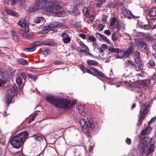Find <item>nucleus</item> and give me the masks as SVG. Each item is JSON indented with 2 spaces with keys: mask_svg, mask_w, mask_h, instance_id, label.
<instances>
[{
  "mask_svg": "<svg viewBox=\"0 0 156 156\" xmlns=\"http://www.w3.org/2000/svg\"><path fill=\"white\" fill-rule=\"evenodd\" d=\"M46 100L57 107L64 109L70 108L73 103L65 99H61L54 96H48L46 97Z\"/></svg>",
  "mask_w": 156,
  "mask_h": 156,
  "instance_id": "obj_1",
  "label": "nucleus"
},
{
  "mask_svg": "<svg viewBox=\"0 0 156 156\" xmlns=\"http://www.w3.org/2000/svg\"><path fill=\"white\" fill-rule=\"evenodd\" d=\"M28 137V133L26 131H24L11 138L9 142L13 148L19 149L23 145L26 140Z\"/></svg>",
  "mask_w": 156,
  "mask_h": 156,
  "instance_id": "obj_2",
  "label": "nucleus"
},
{
  "mask_svg": "<svg viewBox=\"0 0 156 156\" xmlns=\"http://www.w3.org/2000/svg\"><path fill=\"white\" fill-rule=\"evenodd\" d=\"M17 87L15 85H9L7 88V95L4 98V101L8 104L11 103L13 99V96L16 94Z\"/></svg>",
  "mask_w": 156,
  "mask_h": 156,
  "instance_id": "obj_3",
  "label": "nucleus"
},
{
  "mask_svg": "<svg viewBox=\"0 0 156 156\" xmlns=\"http://www.w3.org/2000/svg\"><path fill=\"white\" fill-rule=\"evenodd\" d=\"M80 125L83 129H85L89 132L93 129L97 128L98 125L96 122H91L89 121H86L84 120L80 119L79 122Z\"/></svg>",
  "mask_w": 156,
  "mask_h": 156,
  "instance_id": "obj_4",
  "label": "nucleus"
},
{
  "mask_svg": "<svg viewBox=\"0 0 156 156\" xmlns=\"http://www.w3.org/2000/svg\"><path fill=\"white\" fill-rule=\"evenodd\" d=\"M149 104L146 105L145 104H142L141 102L140 103V108L138 116V121L140 122L144 119L146 115L149 111V108L150 106L151 103L149 102Z\"/></svg>",
  "mask_w": 156,
  "mask_h": 156,
  "instance_id": "obj_5",
  "label": "nucleus"
},
{
  "mask_svg": "<svg viewBox=\"0 0 156 156\" xmlns=\"http://www.w3.org/2000/svg\"><path fill=\"white\" fill-rule=\"evenodd\" d=\"M141 140L138 146V148L141 152H144L145 149L147 148L148 145L149 144L151 139L148 137H140Z\"/></svg>",
  "mask_w": 156,
  "mask_h": 156,
  "instance_id": "obj_6",
  "label": "nucleus"
},
{
  "mask_svg": "<svg viewBox=\"0 0 156 156\" xmlns=\"http://www.w3.org/2000/svg\"><path fill=\"white\" fill-rule=\"evenodd\" d=\"M62 24L59 22L53 23L50 25L44 27L42 30V32L46 34L50 31L51 33L55 32L57 31L56 28H59L61 27Z\"/></svg>",
  "mask_w": 156,
  "mask_h": 156,
  "instance_id": "obj_7",
  "label": "nucleus"
},
{
  "mask_svg": "<svg viewBox=\"0 0 156 156\" xmlns=\"http://www.w3.org/2000/svg\"><path fill=\"white\" fill-rule=\"evenodd\" d=\"M127 63L128 64H129L133 66L135 69L137 71H139L143 68V65L141 62H138L137 63H136V64H135L133 62L130 60H128Z\"/></svg>",
  "mask_w": 156,
  "mask_h": 156,
  "instance_id": "obj_8",
  "label": "nucleus"
},
{
  "mask_svg": "<svg viewBox=\"0 0 156 156\" xmlns=\"http://www.w3.org/2000/svg\"><path fill=\"white\" fill-rule=\"evenodd\" d=\"M133 51V48L132 47H130L126 50L123 51V54L122 56H119V55H118L116 58L122 59L123 57H127L129 56V55L132 54Z\"/></svg>",
  "mask_w": 156,
  "mask_h": 156,
  "instance_id": "obj_9",
  "label": "nucleus"
},
{
  "mask_svg": "<svg viewBox=\"0 0 156 156\" xmlns=\"http://www.w3.org/2000/svg\"><path fill=\"white\" fill-rule=\"evenodd\" d=\"M77 110L79 113L81 119H84L87 117V115L85 112L84 111V106L82 105H79L77 109Z\"/></svg>",
  "mask_w": 156,
  "mask_h": 156,
  "instance_id": "obj_10",
  "label": "nucleus"
},
{
  "mask_svg": "<svg viewBox=\"0 0 156 156\" xmlns=\"http://www.w3.org/2000/svg\"><path fill=\"white\" fill-rule=\"evenodd\" d=\"M19 33L21 36L25 37H32L34 35L33 33L29 32L27 30L25 29L20 30Z\"/></svg>",
  "mask_w": 156,
  "mask_h": 156,
  "instance_id": "obj_11",
  "label": "nucleus"
},
{
  "mask_svg": "<svg viewBox=\"0 0 156 156\" xmlns=\"http://www.w3.org/2000/svg\"><path fill=\"white\" fill-rule=\"evenodd\" d=\"M138 35L140 36V37L142 39L147 41H151L152 40V38L151 36L148 34H145L141 32L138 33Z\"/></svg>",
  "mask_w": 156,
  "mask_h": 156,
  "instance_id": "obj_12",
  "label": "nucleus"
},
{
  "mask_svg": "<svg viewBox=\"0 0 156 156\" xmlns=\"http://www.w3.org/2000/svg\"><path fill=\"white\" fill-rule=\"evenodd\" d=\"M24 74L22 72L17 75L16 78V80L17 83L18 85H20L22 83V78L21 77V76L24 79Z\"/></svg>",
  "mask_w": 156,
  "mask_h": 156,
  "instance_id": "obj_13",
  "label": "nucleus"
},
{
  "mask_svg": "<svg viewBox=\"0 0 156 156\" xmlns=\"http://www.w3.org/2000/svg\"><path fill=\"white\" fill-rule=\"evenodd\" d=\"M151 130L152 129L151 127L149 126H147V127L146 128L144 129L142 131L140 134V137H142V136L143 135H148V134L150 133Z\"/></svg>",
  "mask_w": 156,
  "mask_h": 156,
  "instance_id": "obj_14",
  "label": "nucleus"
},
{
  "mask_svg": "<svg viewBox=\"0 0 156 156\" xmlns=\"http://www.w3.org/2000/svg\"><path fill=\"white\" fill-rule=\"evenodd\" d=\"M145 149L144 152L146 155L148 156L151 153L153 152L154 150V146L153 144H152L147 149Z\"/></svg>",
  "mask_w": 156,
  "mask_h": 156,
  "instance_id": "obj_15",
  "label": "nucleus"
},
{
  "mask_svg": "<svg viewBox=\"0 0 156 156\" xmlns=\"http://www.w3.org/2000/svg\"><path fill=\"white\" fill-rule=\"evenodd\" d=\"M121 12L122 14L125 16V17L129 18L131 17L132 16L131 12L127 9H122Z\"/></svg>",
  "mask_w": 156,
  "mask_h": 156,
  "instance_id": "obj_16",
  "label": "nucleus"
},
{
  "mask_svg": "<svg viewBox=\"0 0 156 156\" xmlns=\"http://www.w3.org/2000/svg\"><path fill=\"white\" fill-rule=\"evenodd\" d=\"M5 11L9 15H10L16 17H18L19 16V14L18 12L12 9H6Z\"/></svg>",
  "mask_w": 156,
  "mask_h": 156,
  "instance_id": "obj_17",
  "label": "nucleus"
},
{
  "mask_svg": "<svg viewBox=\"0 0 156 156\" xmlns=\"http://www.w3.org/2000/svg\"><path fill=\"white\" fill-rule=\"evenodd\" d=\"M19 26L23 28H27L28 27V25L26 23V20L24 19H21L18 22Z\"/></svg>",
  "mask_w": 156,
  "mask_h": 156,
  "instance_id": "obj_18",
  "label": "nucleus"
},
{
  "mask_svg": "<svg viewBox=\"0 0 156 156\" xmlns=\"http://www.w3.org/2000/svg\"><path fill=\"white\" fill-rule=\"evenodd\" d=\"M133 57L136 63H137L138 62H141V58L138 52L135 51L133 54Z\"/></svg>",
  "mask_w": 156,
  "mask_h": 156,
  "instance_id": "obj_19",
  "label": "nucleus"
},
{
  "mask_svg": "<svg viewBox=\"0 0 156 156\" xmlns=\"http://www.w3.org/2000/svg\"><path fill=\"white\" fill-rule=\"evenodd\" d=\"M151 28L154 29L156 27V19L153 18L149 23Z\"/></svg>",
  "mask_w": 156,
  "mask_h": 156,
  "instance_id": "obj_20",
  "label": "nucleus"
},
{
  "mask_svg": "<svg viewBox=\"0 0 156 156\" xmlns=\"http://www.w3.org/2000/svg\"><path fill=\"white\" fill-rule=\"evenodd\" d=\"M90 69L94 72L98 76L101 77H104V74L102 72L98 71L97 69H95L93 67H91Z\"/></svg>",
  "mask_w": 156,
  "mask_h": 156,
  "instance_id": "obj_21",
  "label": "nucleus"
},
{
  "mask_svg": "<svg viewBox=\"0 0 156 156\" xmlns=\"http://www.w3.org/2000/svg\"><path fill=\"white\" fill-rule=\"evenodd\" d=\"M150 15L152 17L156 16V8H151L149 10Z\"/></svg>",
  "mask_w": 156,
  "mask_h": 156,
  "instance_id": "obj_22",
  "label": "nucleus"
},
{
  "mask_svg": "<svg viewBox=\"0 0 156 156\" xmlns=\"http://www.w3.org/2000/svg\"><path fill=\"white\" fill-rule=\"evenodd\" d=\"M108 50L110 51L116 53H122V50L120 51L119 49L118 48H115L113 47H109L108 48Z\"/></svg>",
  "mask_w": 156,
  "mask_h": 156,
  "instance_id": "obj_23",
  "label": "nucleus"
},
{
  "mask_svg": "<svg viewBox=\"0 0 156 156\" xmlns=\"http://www.w3.org/2000/svg\"><path fill=\"white\" fill-rule=\"evenodd\" d=\"M17 62L19 64H22L23 65H27L28 64L26 60L22 58L18 59Z\"/></svg>",
  "mask_w": 156,
  "mask_h": 156,
  "instance_id": "obj_24",
  "label": "nucleus"
},
{
  "mask_svg": "<svg viewBox=\"0 0 156 156\" xmlns=\"http://www.w3.org/2000/svg\"><path fill=\"white\" fill-rule=\"evenodd\" d=\"M136 43L139 47H141V49H143V47L145 46V45L146 44L144 41H136Z\"/></svg>",
  "mask_w": 156,
  "mask_h": 156,
  "instance_id": "obj_25",
  "label": "nucleus"
},
{
  "mask_svg": "<svg viewBox=\"0 0 156 156\" xmlns=\"http://www.w3.org/2000/svg\"><path fill=\"white\" fill-rule=\"evenodd\" d=\"M7 80V76L2 75V78H0V86H2L5 83Z\"/></svg>",
  "mask_w": 156,
  "mask_h": 156,
  "instance_id": "obj_26",
  "label": "nucleus"
},
{
  "mask_svg": "<svg viewBox=\"0 0 156 156\" xmlns=\"http://www.w3.org/2000/svg\"><path fill=\"white\" fill-rule=\"evenodd\" d=\"M87 63L88 65L96 66H97L98 64V62L93 60H87Z\"/></svg>",
  "mask_w": 156,
  "mask_h": 156,
  "instance_id": "obj_27",
  "label": "nucleus"
},
{
  "mask_svg": "<svg viewBox=\"0 0 156 156\" xmlns=\"http://www.w3.org/2000/svg\"><path fill=\"white\" fill-rule=\"evenodd\" d=\"M43 17H38L35 19L34 22L35 23H39L43 22Z\"/></svg>",
  "mask_w": 156,
  "mask_h": 156,
  "instance_id": "obj_28",
  "label": "nucleus"
},
{
  "mask_svg": "<svg viewBox=\"0 0 156 156\" xmlns=\"http://www.w3.org/2000/svg\"><path fill=\"white\" fill-rule=\"evenodd\" d=\"M16 0H6L4 2L5 4L13 5L16 3Z\"/></svg>",
  "mask_w": 156,
  "mask_h": 156,
  "instance_id": "obj_29",
  "label": "nucleus"
},
{
  "mask_svg": "<svg viewBox=\"0 0 156 156\" xmlns=\"http://www.w3.org/2000/svg\"><path fill=\"white\" fill-rule=\"evenodd\" d=\"M11 34L15 41H17L18 40V36L16 33L14 31H12Z\"/></svg>",
  "mask_w": 156,
  "mask_h": 156,
  "instance_id": "obj_30",
  "label": "nucleus"
},
{
  "mask_svg": "<svg viewBox=\"0 0 156 156\" xmlns=\"http://www.w3.org/2000/svg\"><path fill=\"white\" fill-rule=\"evenodd\" d=\"M77 10L78 9L74 5H72L70 6L69 12L72 13L73 12H77Z\"/></svg>",
  "mask_w": 156,
  "mask_h": 156,
  "instance_id": "obj_31",
  "label": "nucleus"
},
{
  "mask_svg": "<svg viewBox=\"0 0 156 156\" xmlns=\"http://www.w3.org/2000/svg\"><path fill=\"white\" fill-rule=\"evenodd\" d=\"M83 12L85 16L88 17L89 16V11L86 8H85L83 9Z\"/></svg>",
  "mask_w": 156,
  "mask_h": 156,
  "instance_id": "obj_32",
  "label": "nucleus"
},
{
  "mask_svg": "<svg viewBox=\"0 0 156 156\" xmlns=\"http://www.w3.org/2000/svg\"><path fill=\"white\" fill-rule=\"evenodd\" d=\"M36 48L35 47H32L25 48L23 49V50L24 51H27V52L32 51H34Z\"/></svg>",
  "mask_w": 156,
  "mask_h": 156,
  "instance_id": "obj_33",
  "label": "nucleus"
},
{
  "mask_svg": "<svg viewBox=\"0 0 156 156\" xmlns=\"http://www.w3.org/2000/svg\"><path fill=\"white\" fill-rule=\"evenodd\" d=\"M80 45L81 48L85 50H89L85 44L81 41L80 42Z\"/></svg>",
  "mask_w": 156,
  "mask_h": 156,
  "instance_id": "obj_34",
  "label": "nucleus"
},
{
  "mask_svg": "<svg viewBox=\"0 0 156 156\" xmlns=\"http://www.w3.org/2000/svg\"><path fill=\"white\" fill-rule=\"evenodd\" d=\"M38 114V112H35L33 114V115L32 116V117L30 119L29 121V123H30L31 122L33 121L35 117H36L37 115Z\"/></svg>",
  "mask_w": 156,
  "mask_h": 156,
  "instance_id": "obj_35",
  "label": "nucleus"
},
{
  "mask_svg": "<svg viewBox=\"0 0 156 156\" xmlns=\"http://www.w3.org/2000/svg\"><path fill=\"white\" fill-rule=\"evenodd\" d=\"M62 41L65 43H68L71 41V39L69 37H65L62 39Z\"/></svg>",
  "mask_w": 156,
  "mask_h": 156,
  "instance_id": "obj_36",
  "label": "nucleus"
},
{
  "mask_svg": "<svg viewBox=\"0 0 156 156\" xmlns=\"http://www.w3.org/2000/svg\"><path fill=\"white\" fill-rule=\"evenodd\" d=\"M33 137L35 140L38 141H41L43 139V138L41 136L35 135L33 136Z\"/></svg>",
  "mask_w": 156,
  "mask_h": 156,
  "instance_id": "obj_37",
  "label": "nucleus"
},
{
  "mask_svg": "<svg viewBox=\"0 0 156 156\" xmlns=\"http://www.w3.org/2000/svg\"><path fill=\"white\" fill-rule=\"evenodd\" d=\"M116 32H114L112 35V39L114 41L118 39V37L116 36Z\"/></svg>",
  "mask_w": 156,
  "mask_h": 156,
  "instance_id": "obj_38",
  "label": "nucleus"
},
{
  "mask_svg": "<svg viewBox=\"0 0 156 156\" xmlns=\"http://www.w3.org/2000/svg\"><path fill=\"white\" fill-rule=\"evenodd\" d=\"M62 38L69 37L68 34V32L67 31H65L62 32L61 34Z\"/></svg>",
  "mask_w": 156,
  "mask_h": 156,
  "instance_id": "obj_39",
  "label": "nucleus"
},
{
  "mask_svg": "<svg viewBox=\"0 0 156 156\" xmlns=\"http://www.w3.org/2000/svg\"><path fill=\"white\" fill-rule=\"evenodd\" d=\"M117 20L115 17H113L112 20V21L110 23V25L111 26H113L114 24L117 22Z\"/></svg>",
  "mask_w": 156,
  "mask_h": 156,
  "instance_id": "obj_40",
  "label": "nucleus"
},
{
  "mask_svg": "<svg viewBox=\"0 0 156 156\" xmlns=\"http://www.w3.org/2000/svg\"><path fill=\"white\" fill-rule=\"evenodd\" d=\"M74 156H80V153L79 150L76 149H74L73 150Z\"/></svg>",
  "mask_w": 156,
  "mask_h": 156,
  "instance_id": "obj_41",
  "label": "nucleus"
},
{
  "mask_svg": "<svg viewBox=\"0 0 156 156\" xmlns=\"http://www.w3.org/2000/svg\"><path fill=\"white\" fill-rule=\"evenodd\" d=\"M42 9V7L39 4L38 5H35L34 6H33V9L32 10L33 11H35L37 9Z\"/></svg>",
  "mask_w": 156,
  "mask_h": 156,
  "instance_id": "obj_42",
  "label": "nucleus"
},
{
  "mask_svg": "<svg viewBox=\"0 0 156 156\" xmlns=\"http://www.w3.org/2000/svg\"><path fill=\"white\" fill-rule=\"evenodd\" d=\"M43 51L45 52L44 54L49 55L50 53V49L47 48H43Z\"/></svg>",
  "mask_w": 156,
  "mask_h": 156,
  "instance_id": "obj_43",
  "label": "nucleus"
},
{
  "mask_svg": "<svg viewBox=\"0 0 156 156\" xmlns=\"http://www.w3.org/2000/svg\"><path fill=\"white\" fill-rule=\"evenodd\" d=\"M33 44L35 46H38L41 44H43V43L40 41H37L34 42L33 43Z\"/></svg>",
  "mask_w": 156,
  "mask_h": 156,
  "instance_id": "obj_44",
  "label": "nucleus"
},
{
  "mask_svg": "<svg viewBox=\"0 0 156 156\" xmlns=\"http://www.w3.org/2000/svg\"><path fill=\"white\" fill-rule=\"evenodd\" d=\"M143 83L144 85H147L150 84V81L149 80H146L143 81Z\"/></svg>",
  "mask_w": 156,
  "mask_h": 156,
  "instance_id": "obj_45",
  "label": "nucleus"
},
{
  "mask_svg": "<svg viewBox=\"0 0 156 156\" xmlns=\"http://www.w3.org/2000/svg\"><path fill=\"white\" fill-rule=\"evenodd\" d=\"M100 36L102 37V39L104 41H106L108 42L109 41L108 40V38H107V37L106 36H105L104 35H103L101 34H100Z\"/></svg>",
  "mask_w": 156,
  "mask_h": 156,
  "instance_id": "obj_46",
  "label": "nucleus"
},
{
  "mask_svg": "<svg viewBox=\"0 0 156 156\" xmlns=\"http://www.w3.org/2000/svg\"><path fill=\"white\" fill-rule=\"evenodd\" d=\"M88 39L90 41H96V39L94 36H90L88 37Z\"/></svg>",
  "mask_w": 156,
  "mask_h": 156,
  "instance_id": "obj_47",
  "label": "nucleus"
},
{
  "mask_svg": "<svg viewBox=\"0 0 156 156\" xmlns=\"http://www.w3.org/2000/svg\"><path fill=\"white\" fill-rule=\"evenodd\" d=\"M149 64L151 66H155V63L154 61L153 60H151L149 61Z\"/></svg>",
  "mask_w": 156,
  "mask_h": 156,
  "instance_id": "obj_48",
  "label": "nucleus"
},
{
  "mask_svg": "<svg viewBox=\"0 0 156 156\" xmlns=\"http://www.w3.org/2000/svg\"><path fill=\"white\" fill-rule=\"evenodd\" d=\"M104 33L105 34L108 36H110L111 34V32L109 30H105L104 31Z\"/></svg>",
  "mask_w": 156,
  "mask_h": 156,
  "instance_id": "obj_49",
  "label": "nucleus"
},
{
  "mask_svg": "<svg viewBox=\"0 0 156 156\" xmlns=\"http://www.w3.org/2000/svg\"><path fill=\"white\" fill-rule=\"evenodd\" d=\"M43 44H45L48 45H53V43H51V42H42Z\"/></svg>",
  "mask_w": 156,
  "mask_h": 156,
  "instance_id": "obj_50",
  "label": "nucleus"
},
{
  "mask_svg": "<svg viewBox=\"0 0 156 156\" xmlns=\"http://www.w3.org/2000/svg\"><path fill=\"white\" fill-rule=\"evenodd\" d=\"M126 144L129 145L131 143V140L130 138H127L126 140Z\"/></svg>",
  "mask_w": 156,
  "mask_h": 156,
  "instance_id": "obj_51",
  "label": "nucleus"
},
{
  "mask_svg": "<svg viewBox=\"0 0 156 156\" xmlns=\"http://www.w3.org/2000/svg\"><path fill=\"white\" fill-rule=\"evenodd\" d=\"M98 28L99 31H102L104 28L103 25L101 24H100L98 26Z\"/></svg>",
  "mask_w": 156,
  "mask_h": 156,
  "instance_id": "obj_52",
  "label": "nucleus"
},
{
  "mask_svg": "<svg viewBox=\"0 0 156 156\" xmlns=\"http://www.w3.org/2000/svg\"><path fill=\"white\" fill-rule=\"evenodd\" d=\"M144 28V30H149L150 28H151L150 25H144L143 26Z\"/></svg>",
  "mask_w": 156,
  "mask_h": 156,
  "instance_id": "obj_53",
  "label": "nucleus"
},
{
  "mask_svg": "<svg viewBox=\"0 0 156 156\" xmlns=\"http://www.w3.org/2000/svg\"><path fill=\"white\" fill-rule=\"evenodd\" d=\"M143 50H144L145 52H147L148 51L146 45V44L145 45V46L143 47V49H142Z\"/></svg>",
  "mask_w": 156,
  "mask_h": 156,
  "instance_id": "obj_54",
  "label": "nucleus"
},
{
  "mask_svg": "<svg viewBox=\"0 0 156 156\" xmlns=\"http://www.w3.org/2000/svg\"><path fill=\"white\" fill-rule=\"evenodd\" d=\"M101 48L103 49L104 50H105L108 48V46L106 44H103L102 45Z\"/></svg>",
  "mask_w": 156,
  "mask_h": 156,
  "instance_id": "obj_55",
  "label": "nucleus"
},
{
  "mask_svg": "<svg viewBox=\"0 0 156 156\" xmlns=\"http://www.w3.org/2000/svg\"><path fill=\"white\" fill-rule=\"evenodd\" d=\"M123 83L125 84V85L126 87H129L131 85L129 84L127 82H126L125 81H123L122 84H123Z\"/></svg>",
  "mask_w": 156,
  "mask_h": 156,
  "instance_id": "obj_56",
  "label": "nucleus"
},
{
  "mask_svg": "<svg viewBox=\"0 0 156 156\" xmlns=\"http://www.w3.org/2000/svg\"><path fill=\"white\" fill-rule=\"evenodd\" d=\"M80 36L83 39H86V35L83 34H80Z\"/></svg>",
  "mask_w": 156,
  "mask_h": 156,
  "instance_id": "obj_57",
  "label": "nucleus"
},
{
  "mask_svg": "<svg viewBox=\"0 0 156 156\" xmlns=\"http://www.w3.org/2000/svg\"><path fill=\"white\" fill-rule=\"evenodd\" d=\"M13 156H22V153L20 152L16 153Z\"/></svg>",
  "mask_w": 156,
  "mask_h": 156,
  "instance_id": "obj_58",
  "label": "nucleus"
},
{
  "mask_svg": "<svg viewBox=\"0 0 156 156\" xmlns=\"http://www.w3.org/2000/svg\"><path fill=\"white\" fill-rule=\"evenodd\" d=\"M29 77L30 79H32L33 80H34L36 78L35 76H33L32 75H30L29 76Z\"/></svg>",
  "mask_w": 156,
  "mask_h": 156,
  "instance_id": "obj_59",
  "label": "nucleus"
},
{
  "mask_svg": "<svg viewBox=\"0 0 156 156\" xmlns=\"http://www.w3.org/2000/svg\"><path fill=\"white\" fill-rule=\"evenodd\" d=\"M102 4L103 3L101 2H100L99 3H96V7H100L102 5Z\"/></svg>",
  "mask_w": 156,
  "mask_h": 156,
  "instance_id": "obj_60",
  "label": "nucleus"
},
{
  "mask_svg": "<svg viewBox=\"0 0 156 156\" xmlns=\"http://www.w3.org/2000/svg\"><path fill=\"white\" fill-rule=\"evenodd\" d=\"M155 120V118L154 117H153L149 121V123H152L154 120Z\"/></svg>",
  "mask_w": 156,
  "mask_h": 156,
  "instance_id": "obj_61",
  "label": "nucleus"
},
{
  "mask_svg": "<svg viewBox=\"0 0 156 156\" xmlns=\"http://www.w3.org/2000/svg\"><path fill=\"white\" fill-rule=\"evenodd\" d=\"M19 1L20 2V4L22 5H23L24 3L25 0H19Z\"/></svg>",
  "mask_w": 156,
  "mask_h": 156,
  "instance_id": "obj_62",
  "label": "nucleus"
},
{
  "mask_svg": "<svg viewBox=\"0 0 156 156\" xmlns=\"http://www.w3.org/2000/svg\"><path fill=\"white\" fill-rule=\"evenodd\" d=\"M92 144H91V145H90L89 147L88 150L90 151L92 149L93 146H92Z\"/></svg>",
  "mask_w": 156,
  "mask_h": 156,
  "instance_id": "obj_63",
  "label": "nucleus"
},
{
  "mask_svg": "<svg viewBox=\"0 0 156 156\" xmlns=\"http://www.w3.org/2000/svg\"><path fill=\"white\" fill-rule=\"evenodd\" d=\"M152 78L153 80H154L156 81V74H155L154 75H153L152 76Z\"/></svg>",
  "mask_w": 156,
  "mask_h": 156,
  "instance_id": "obj_64",
  "label": "nucleus"
}]
</instances>
